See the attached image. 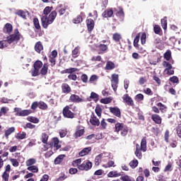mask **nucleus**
Segmentation results:
<instances>
[{
    "label": "nucleus",
    "instance_id": "1",
    "mask_svg": "<svg viewBox=\"0 0 181 181\" xmlns=\"http://www.w3.org/2000/svg\"><path fill=\"white\" fill-rule=\"evenodd\" d=\"M52 6H46L43 11V15L41 18L42 26L44 29H47L49 25H52L57 16V12L56 11H52Z\"/></svg>",
    "mask_w": 181,
    "mask_h": 181
},
{
    "label": "nucleus",
    "instance_id": "2",
    "mask_svg": "<svg viewBox=\"0 0 181 181\" xmlns=\"http://www.w3.org/2000/svg\"><path fill=\"white\" fill-rule=\"evenodd\" d=\"M49 70V64L43 62L40 60H37L33 64V69L30 71L32 77H37L39 74L42 76H46L47 71Z\"/></svg>",
    "mask_w": 181,
    "mask_h": 181
},
{
    "label": "nucleus",
    "instance_id": "3",
    "mask_svg": "<svg viewBox=\"0 0 181 181\" xmlns=\"http://www.w3.org/2000/svg\"><path fill=\"white\" fill-rule=\"evenodd\" d=\"M147 146H146V138L144 137L141 139V146L139 148V144L136 145V151H135V155L136 158L139 159H142V152H146Z\"/></svg>",
    "mask_w": 181,
    "mask_h": 181
},
{
    "label": "nucleus",
    "instance_id": "4",
    "mask_svg": "<svg viewBox=\"0 0 181 181\" xmlns=\"http://www.w3.org/2000/svg\"><path fill=\"white\" fill-rule=\"evenodd\" d=\"M71 107H73L72 105H66L65 106L63 110H62V114L63 116L64 117V118H69L70 119H73V118H74L76 117V114H74L72 111H76V110H77V107L74 106L73 108H71Z\"/></svg>",
    "mask_w": 181,
    "mask_h": 181
},
{
    "label": "nucleus",
    "instance_id": "5",
    "mask_svg": "<svg viewBox=\"0 0 181 181\" xmlns=\"http://www.w3.org/2000/svg\"><path fill=\"white\" fill-rule=\"evenodd\" d=\"M23 36L21 35V33H19V30L18 28H16L13 30V34L9 35V36L7 37L8 42L9 45L13 43H18L21 39H22Z\"/></svg>",
    "mask_w": 181,
    "mask_h": 181
},
{
    "label": "nucleus",
    "instance_id": "6",
    "mask_svg": "<svg viewBox=\"0 0 181 181\" xmlns=\"http://www.w3.org/2000/svg\"><path fill=\"white\" fill-rule=\"evenodd\" d=\"M13 112L16 113V117H27V115H30L32 114V110H23L21 107H14Z\"/></svg>",
    "mask_w": 181,
    "mask_h": 181
},
{
    "label": "nucleus",
    "instance_id": "7",
    "mask_svg": "<svg viewBox=\"0 0 181 181\" xmlns=\"http://www.w3.org/2000/svg\"><path fill=\"white\" fill-rule=\"evenodd\" d=\"M112 39L115 43L119 45L121 49H125V46L122 45L124 40L122 39V35L120 33H115L112 35Z\"/></svg>",
    "mask_w": 181,
    "mask_h": 181
},
{
    "label": "nucleus",
    "instance_id": "8",
    "mask_svg": "<svg viewBox=\"0 0 181 181\" xmlns=\"http://www.w3.org/2000/svg\"><path fill=\"white\" fill-rule=\"evenodd\" d=\"M163 66L165 67L164 73H166L168 76H172L175 74V71L173 69L172 64L168 62L163 61Z\"/></svg>",
    "mask_w": 181,
    "mask_h": 181
},
{
    "label": "nucleus",
    "instance_id": "9",
    "mask_svg": "<svg viewBox=\"0 0 181 181\" xmlns=\"http://www.w3.org/2000/svg\"><path fill=\"white\" fill-rule=\"evenodd\" d=\"M93 168V163L90 160H85L82 164L79 165L78 169L79 170H90Z\"/></svg>",
    "mask_w": 181,
    "mask_h": 181
},
{
    "label": "nucleus",
    "instance_id": "10",
    "mask_svg": "<svg viewBox=\"0 0 181 181\" xmlns=\"http://www.w3.org/2000/svg\"><path fill=\"white\" fill-rule=\"evenodd\" d=\"M69 101H71V103L78 104L80 103H84L86 100L80 98L78 95L71 94L69 97Z\"/></svg>",
    "mask_w": 181,
    "mask_h": 181
},
{
    "label": "nucleus",
    "instance_id": "11",
    "mask_svg": "<svg viewBox=\"0 0 181 181\" xmlns=\"http://www.w3.org/2000/svg\"><path fill=\"white\" fill-rule=\"evenodd\" d=\"M122 100L124 103L127 104V105H129L130 107H134L135 104L134 103V100H132V98L129 96L128 94H124L122 97Z\"/></svg>",
    "mask_w": 181,
    "mask_h": 181
},
{
    "label": "nucleus",
    "instance_id": "12",
    "mask_svg": "<svg viewBox=\"0 0 181 181\" xmlns=\"http://www.w3.org/2000/svg\"><path fill=\"white\" fill-rule=\"evenodd\" d=\"M60 141L59 140V138L54 137L52 138V140L51 143L49 144L51 148L54 146V148H56V150H59L62 148V145L59 144Z\"/></svg>",
    "mask_w": 181,
    "mask_h": 181
},
{
    "label": "nucleus",
    "instance_id": "13",
    "mask_svg": "<svg viewBox=\"0 0 181 181\" xmlns=\"http://www.w3.org/2000/svg\"><path fill=\"white\" fill-rule=\"evenodd\" d=\"M90 123L91 124V125H93L94 127L100 126V119L97 118L94 112H92L90 115Z\"/></svg>",
    "mask_w": 181,
    "mask_h": 181
},
{
    "label": "nucleus",
    "instance_id": "14",
    "mask_svg": "<svg viewBox=\"0 0 181 181\" xmlns=\"http://www.w3.org/2000/svg\"><path fill=\"white\" fill-rule=\"evenodd\" d=\"M95 23H94V20L89 18L86 20V26L88 29V32H93L94 30V26Z\"/></svg>",
    "mask_w": 181,
    "mask_h": 181
},
{
    "label": "nucleus",
    "instance_id": "15",
    "mask_svg": "<svg viewBox=\"0 0 181 181\" xmlns=\"http://www.w3.org/2000/svg\"><path fill=\"white\" fill-rule=\"evenodd\" d=\"M61 88L63 94H70L71 93V87L66 83L62 84Z\"/></svg>",
    "mask_w": 181,
    "mask_h": 181
},
{
    "label": "nucleus",
    "instance_id": "16",
    "mask_svg": "<svg viewBox=\"0 0 181 181\" xmlns=\"http://www.w3.org/2000/svg\"><path fill=\"white\" fill-rule=\"evenodd\" d=\"M110 112L113 114L115 117H117V118H121V110H119L117 107H110L109 108Z\"/></svg>",
    "mask_w": 181,
    "mask_h": 181
},
{
    "label": "nucleus",
    "instance_id": "17",
    "mask_svg": "<svg viewBox=\"0 0 181 181\" xmlns=\"http://www.w3.org/2000/svg\"><path fill=\"white\" fill-rule=\"evenodd\" d=\"M116 16L119 18L120 22L124 21V18H125V13H124V9L122 7H119V11L116 13Z\"/></svg>",
    "mask_w": 181,
    "mask_h": 181
},
{
    "label": "nucleus",
    "instance_id": "18",
    "mask_svg": "<svg viewBox=\"0 0 181 181\" xmlns=\"http://www.w3.org/2000/svg\"><path fill=\"white\" fill-rule=\"evenodd\" d=\"M112 15H114L112 8H107L102 13L103 18H112Z\"/></svg>",
    "mask_w": 181,
    "mask_h": 181
},
{
    "label": "nucleus",
    "instance_id": "19",
    "mask_svg": "<svg viewBox=\"0 0 181 181\" xmlns=\"http://www.w3.org/2000/svg\"><path fill=\"white\" fill-rule=\"evenodd\" d=\"M151 119L155 122V124H162V117L158 114H153L151 115Z\"/></svg>",
    "mask_w": 181,
    "mask_h": 181
},
{
    "label": "nucleus",
    "instance_id": "20",
    "mask_svg": "<svg viewBox=\"0 0 181 181\" xmlns=\"http://www.w3.org/2000/svg\"><path fill=\"white\" fill-rule=\"evenodd\" d=\"M13 30V27H12V24L7 23L5 24L4 28V33H7L8 35H11L12 33V30Z\"/></svg>",
    "mask_w": 181,
    "mask_h": 181
},
{
    "label": "nucleus",
    "instance_id": "21",
    "mask_svg": "<svg viewBox=\"0 0 181 181\" xmlns=\"http://www.w3.org/2000/svg\"><path fill=\"white\" fill-rule=\"evenodd\" d=\"M34 49L37 53L40 54L42 50H43V45L42 44V42L38 41L35 43Z\"/></svg>",
    "mask_w": 181,
    "mask_h": 181
},
{
    "label": "nucleus",
    "instance_id": "22",
    "mask_svg": "<svg viewBox=\"0 0 181 181\" xmlns=\"http://www.w3.org/2000/svg\"><path fill=\"white\" fill-rule=\"evenodd\" d=\"M64 158H66V155L64 154H61L59 156H58L54 161V165H60V163H62L63 162V159H64Z\"/></svg>",
    "mask_w": 181,
    "mask_h": 181
},
{
    "label": "nucleus",
    "instance_id": "23",
    "mask_svg": "<svg viewBox=\"0 0 181 181\" xmlns=\"http://www.w3.org/2000/svg\"><path fill=\"white\" fill-rule=\"evenodd\" d=\"M97 48L98 50H99L98 54H103V53H104V52H105L107 49H108V47L107 46V45L100 44L97 47Z\"/></svg>",
    "mask_w": 181,
    "mask_h": 181
},
{
    "label": "nucleus",
    "instance_id": "24",
    "mask_svg": "<svg viewBox=\"0 0 181 181\" xmlns=\"http://www.w3.org/2000/svg\"><path fill=\"white\" fill-rule=\"evenodd\" d=\"M157 107H158V109L162 114H165V112L168 111V107L160 102L157 103Z\"/></svg>",
    "mask_w": 181,
    "mask_h": 181
},
{
    "label": "nucleus",
    "instance_id": "25",
    "mask_svg": "<svg viewBox=\"0 0 181 181\" xmlns=\"http://www.w3.org/2000/svg\"><path fill=\"white\" fill-rule=\"evenodd\" d=\"M105 69V70H114L115 69V64L111 61H107Z\"/></svg>",
    "mask_w": 181,
    "mask_h": 181
},
{
    "label": "nucleus",
    "instance_id": "26",
    "mask_svg": "<svg viewBox=\"0 0 181 181\" xmlns=\"http://www.w3.org/2000/svg\"><path fill=\"white\" fill-rule=\"evenodd\" d=\"M89 152H91V147L84 148L79 152V156H86V155H88Z\"/></svg>",
    "mask_w": 181,
    "mask_h": 181
},
{
    "label": "nucleus",
    "instance_id": "27",
    "mask_svg": "<svg viewBox=\"0 0 181 181\" xmlns=\"http://www.w3.org/2000/svg\"><path fill=\"white\" fill-rule=\"evenodd\" d=\"M13 132H15L14 127L8 128L7 130L5 131V133H4L5 138L8 139V138H9V135H11V134H13Z\"/></svg>",
    "mask_w": 181,
    "mask_h": 181
},
{
    "label": "nucleus",
    "instance_id": "28",
    "mask_svg": "<svg viewBox=\"0 0 181 181\" xmlns=\"http://www.w3.org/2000/svg\"><path fill=\"white\" fill-rule=\"evenodd\" d=\"M36 163V158H29L25 162V166L28 168L30 166H35L34 165Z\"/></svg>",
    "mask_w": 181,
    "mask_h": 181
},
{
    "label": "nucleus",
    "instance_id": "29",
    "mask_svg": "<svg viewBox=\"0 0 181 181\" xmlns=\"http://www.w3.org/2000/svg\"><path fill=\"white\" fill-rule=\"evenodd\" d=\"M121 176V173H118V171H110L107 174V177H119Z\"/></svg>",
    "mask_w": 181,
    "mask_h": 181
},
{
    "label": "nucleus",
    "instance_id": "30",
    "mask_svg": "<svg viewBox=\"0 0 181 181\" xmlns=\"http://www.w3.org/2000/svg\"><path fill=\"white\" fill-rule=\"evenodd\" d=\"M16 139H25L26 138V132H20L15 136Z\"/></svg>",
    "mask_w": 181,
    "mask_h": 181
},
{
    "label": "nucleus",
    "instance_id": "31",
    "mask_svg": "<svg viewBox=\"0 0 181 181\" xmlns=\"http://www.w3.org/2000/svg\"><path fill=\"white\" fill-rule=\"evenodd\" d=\"M41 141L42 144L47 145V141H49V135L46 133H42L41 136Z\"/></svg>",
    "mask_w": 181,
    "mask_h": 181
},
{
    "label": "nucleus",
    "instance_id": "32",
    "mask_svg": "<svg viewBox=\"0 0 181 181\" xmlns=\"http://www.w3.org/2000/svg\"><path fill=\"white\" fill-rule=\"evenodd\" d=\"M125 125L124 124V123H119V122L116 123L115 125V132H119V131H122V128Z\"/></svg>",
    "mask_w": 181,
    "mask_h": 181
},
{
    "label": "nucleus",
    "instance_id": "33",
    "mask_svg": "<svg viewBox=\"0 0 181 181\" xmlns=\"http://www.w3.org/2000/svg\"><path fill=\"white\" fill-rule=\"evenodd\" d=\"M164 59L167 60V62H169L170 59H172V51L170 49H168L165 53H164Z\"/></svg>",
    "mask_w": 181,
    "mask_h": 181
},
{
    "label": "nucleus",
    "instance_id": "34",
    "mask_svg": "<svg viewBox=\"0 0 181 181\" xmlns=\"http://www.w3.org/2000/svg\"><path fill=\"white\" fill-rule=\"evenodd\" d=\"M73 23H75V25H78V23H81L83 22V16L81 15L77 16L72 21Z\"/></svg>",
    "mask_w": 181,
    "mask_h": 181
},
{
    "label": "nucleus",
    "instance_id": "35",
    "mask_svg": "<svg viewBox=\"0 0 181 181\" xmlns=\"http://www.w3.org/2000/svg\"><path fill=\"white\" fill-rule=\"evenodd\" d=\"M84 132H85L84 129L76 130V132L74 134L75 138L77 139V138H80V136H83V135H84Z\"/></svg>",
    "mask_w": 181,
    "mask_h": 181
},
{
    "label": "nucleus",
    "instance_id": "36",
    "mask_svg": "<svg viewBox=\"0 0 181 181\" xmlns=\"http://www.w3.org/2000/svg\"><path fill=\"white\" fill-rule=\"evenodd\" d=\"M27 170H28L30 172H32V173H37L39 172V168H37V165H31L28 167Z\"/></svg>",
    "mask_w": 181,
    "mask_h": 181
},
{
    "label": "nucleus",
    "instance_id": "37",
    "mask_svg": "<svg viewBox=\"0 0 181 181\" xmlns=\"http://www.w3.org/2000/svg\"><path fill=\"white\" fill-rule=\"evenodd\" d=\"M9 45V42L7 40H3L0 41V49H5V47H8Z\"/></svg>",
    "mask_w": 181,
    "mask_h": 181
},
{
    "label": "nucleus",
    "instance_id": "38",
    "mask_svg": "<svg viewBox=\"0 0 181 181\" xmlns=\"http://www.w3.org/2000/svg\"><path fill=\"white\" fill-rule=\"evenodd\" d=\"M78 56H80V49H78V47H76L72 51V57L74 59H77Z\"/></svg>",
    "mask_w": 181,
    "mask_h": 181
},
{
    "label": "nucleus",
    "instance_id": "39",
    "mask_svg": "<svg viewBox=\"0 0 181 181\" xmlns=\"http://www.w3.org/2000/svg\"><path fill=\"white\" fill-rule=\"evenodd\" d=\"M9 160L14 168H18L19 166V161L16 158H10Z\"/></svg>",
    "mask_w": 181,
    "mask_h": 181
},
{
    "label": "nucleus",
    "instance_id": "40",
    "mask_svg": "<svg viewBox=\"0 0 181 181\" xmlns=\"http://www.w3.org/2000/svg\"><path fill=\"white\" fill-rule=\"evenodd\" d=\"M103 158V153L98 155L95 158V165L98 166L101 163V159Z\"/></svg>",
    "mask_w": 181,
    "mask_h": 181
},
{
    "label": "nucleus",
    "instance_id": "41",
    "mask_svg": "<svg viewBox=\"0 0 181 181\" xmlns=\"http://www.w3.org/2000/svg\"><path fill=\"white\" fill-rule=\"evenodd\" d=\"M139 163V162H138V160L134 159L129 163V165L130 168H132V169H135V168H136V166H138Z\"/></svg>",
    "mask_w": 181,
    "mask_h": 181
},
{
    "label": "nucleus",
    "instance_id": "42",
    "mask_svg": "<svg viewBox=\"0 0 181 181\" xmlns=\"http://www.w3.org/2000/svg\"><path fill=\"white\" fill-rule=\"evenodd\" d=\"M16 15H18V16L23 18V19H26V12H25L23 10H18L16 13Z\"/></svg>",
    "mask_w": 181,
    "mask_h": 181
},
{
    "label": "nucleus",
    "instance_id": "43",
    "mask_svg": "<svg viewBox=\"0 0 181 181\" xmlns=\"http://www.w3.org/2000/svg\"><path fill=\"white\" fill-rule=\"evenodd\" d=\"M38 108H40V110H46L49 107L45 102H40L38 103Z\"/></svg>",
    "mask_w": 181,
    "mask_h": 181
},
{
    "label": "nucleus",
    "instance_id": "44",
    "mask_svg": "<svg viewBox=\"0 0 181 181\" xmlns=\"http://www.w3.org/2000/svg\"><path fill=\"white\" fill-rule=\"evenodd\" d=\"M90 98L93 100V101H95V103H97L98 101V100H100L98 94H97L94 92H91Z\"/></svg>",
    "mask_w": 181,
    "mask_h": 181
},
{
    "label": "nucleus",
    "instance_id": "45",
    "mask_svg": "<svg viewBox=\"0 0 181 181\" xmlns=\"http://www.w3.org/2000/svg\"><path fill=\"white\" fill-rule=\"evenodd\" d=\"M33 25L35 29H37V30H40L41 27H40V24L39 23V19L37 18H35L33 19Z\"/></svg>",
    "mask_w": 181,
    "mask_h": 181
},
{
    "label": "nucleus",
    "instance_id": "46",
    "mask_svg": "<svg viewBox=\"0 0 181 181\" xmlns=\"http://www.w3.org/2000/svg\"><path fill=\"white\" fill-rule=\"evenodd\" d=\"M153 32L156 35H160V32H162V28L159 25H154L153 26Z\"/></svg>",
    "mask_w": 181,
    "mask_h": 181
},
{
    "label": "nucleus",
    "instance_id": "47",
    "mask_svg": "<svg viewBox=\"0 0 181 181\" xmlns=\"http://www.w3.org/2000/svg\"><path fill=\"white\" fill-rule=\"evenodd\" d=\"M120 180L122 181H135V179L131 177L129 175H124L123 176H122L120 177Z\"/></svg>",
    "mask_w": 181,
    "mask_h": 181
},
{
    "label": "nucleus",
    "instance_id": "48",
    "mask_svg": "<svg viewBox=\"0 0 181 181\" xmlns=\"http://www.w3.org/2000/svg\"><path fill=\"white\" fill-rule=\"evenodd\" d=\"M129 131V129L127 127V125H124V127L122 129V132H121L122 136H127V135H128Z\"/></svg>",
    "mask_w": 181,
    "mask_h": 181
},
{
    "label": "nucleus",
    "instance_id": "49",
    "mask_svg": "<svg viewBox=\"0 0 181 181\" xmlns=\"http://www.w3.org/2000/svg\"><path fill=\"white\" fill-rule=\"evenodd\" d=\"M160 22L163 29H164V30H166V29H168V20L166 19V18L161 19Z\"/></svg>",
    "mask_w": 181,
    "mask_h": 181
},
{
    "label": "nucleus",
    "instance_id": "50",
    "mask_svg": "<svg viewBox=\"0 0 181 181\" xmlns=\"http://www.w3.org/2000/svg\"><path fill=\"white\" fill-rule=\"evenodd\" d=\"M140 37H141V34L138 33L136 35V37H135V38L134 40V47H138V46H139L138 43H139Z\"/></svg>",
    "mask_w": 181,
    "mask_h": 181
},
{
    "label": "nucleus",
    "instance_id": "51",
    "mask_svg": "<svg viewBox=\"0 0 181 181\" xmlns=\"http://www.w3.org/2000/svg\"><path fill=\"white\" fill-rule=\"evenodd\" d=\"M112 101V98L111 97L102 98L100 100V103L102 104H110Z\"/></svg>",
    "mask_w": 181,
    "mask_h": 181
},
{
    "label": "nucleus",
    "instance_id": "52",
    "mask_svg": "<svg viewBox=\"0 0 181 181\" xmlns=\"http://www.w3.org/2000/svg\"><path fill=\"white\" fill-rule=\"evenodd\" d=\"M8 111H9V109L6 107H2L0 109V117H2V115H6L8 114Z\"/></svg>",
    "mask_w": 181,
    "mask_h": 181
},
{
    "label": "nucleus",
    "instance_id": "53",
    "mask_svg": "<svg viewBox=\"0 0 181 181\" xmlns=\"http://www.w3.org/2000/svg\"><path fill=\"white\" fill-rule=\"evenodd\" d=\"M95 112L98 115V117H101V114H103V109H101V107L100 105H97L95 109Z\"/></svg>",
    "mask_w": 181,
    "mask_h": 181
},
{
    "label": "nucleus",
    "instance_id": "54",
    "mask_svg": "<svg viewBox=\"0 0 181 181\" xmlns=\"http://www.w3.org/2000/svg\"><path fill=\"white\" fill-rule=\"evenodd\" d=\"M103 168H115V163L112 160H109L107 165H103Z\"/></svg>",
    "mask_w": 181,
    "mask_h": 181
},
{
    "label": "nucleus",
    "instance_id": "55",
    "mask_svg": "<svg viewBox=\"0 0 181 181\" xmlns=\"http://www.w3.org/2000/svg\"><path fill=\"white\" fill-rule=\"evenodd\" d=\"M28 121H29L30 122H33V124H38L39 119L31 116L28 117Z\"/></svg>",
    "mask_w": 181,
    "mask_h": 181
},
{
    "label": "nucleus",
    "instance_id": "56",
    "mask_svg": "<svg viewBox=\"0 0 181 181\" xmlns=\"http://www.w3.org/2000/svg\"><path fill=\"white\" fill-rule=\"evenodd\" d=\"M144 95H142L141 93L137 94L134 98L135 100L137 101V103H139L140 101H144Z\"/></svg>",
    "mask_w": 181,
    "mask_h": 181
},
{
    "label": "nucleus",
    "instance_id": "57",
    "mask_svg": "<svg viewBox=\"0 0 181 181\" xmlns=\"http://www.w3.org/2000/svg\"><path fill=\"white\" fill-rule=\"evenodd\" d=\"M169 81H170L171 83H173L174 84L176 83L177 84L179 83V78H177V76H172L169 78Z\"/></svg>",
    "mask_w": 181,
    "mask_h": 181
},
{
    "label": "nucleus",
    "instance_id": "58",
    "mask_svg": "<svg viewBox=\"0 0 181 181\" xmlns=\"http://www.w3.org/2000/svg\"><path fill=\"white\" fill-rule=\"evenodd\" d=\"M97 136H98L96 134H92L87 136L86 137V139H87L88 141H91L93 139H98V138H97Z\"/></svg>",
    "mask_w": 181,
    "mask_h": 181
},
{
    "label": "nucleus",
    "instance_id": "59",
    "mask_svg": "<svg viewBox=\"0 0 181 181\" xmlns=\"http://www.w3.org/2000/svg\"><path fill=\"white\" fill-rule=\"evenodd\" d=\"M176 132L177 137L181 139V123L177 126Z\"/></svg>",
    "mask_w": 181,
    "mask_h": 181
},
{
    "label": "nucleus",
    "instance_id": "60",
    "mask_svg": "<svg viewBox=\"0 0 181 181\" xmlns=\"http://www.w3.org/2000/svg\"><path fill=\"white\" fill-rule=\"evenodd\" d=\"M107 124L105 122V119H103L100 122V129H107Z\"/></svg>",
    "mask_w": 181,
    "mask_h": 181
},
{
    "label": "nucleus",
    "instance_id": "61",
    "mask_svg": "<svg viewBox=\"0 0 181 181\" xmlns=\"http://www.w3.org/2000/svg\"><path fill=\"white\" fill-rule=\"evenodd\" d=\"M118 81H119L118 74H113L112 75L111 83H118Z\"/></svg>",
    "mask_w": 181,
    "mask_h": 181
},
{
    "label": "nucleus",
    "instance_id": "62",
    "mask_svg": "<svg viewBox=\"0 0 181 181\" xmlns=\"http://www.w3.org/2000/svg\"><path fill=\"white\" fill-rule=\"evenodd\" d=\"M1 177L4 181H9V173H3Z\"/></svg>",
    "mask_w": 181,
    "mask_h": 181
},
{
    "label": "nucleus",
    "instance_id": "63",
    "mask_svg": "<svg viewBox=\"0 0 181 181\" xmlns=\"http://www.w3.org/2000/svg\"><path fill=\"white\" fill-rule=\"evenodd\" d=\"M67 179V176L64 173H61V175L56 180V181H63Z\"/></svg>",
    "mask_w": 181,
    "mask_h": 181
},
{
    "label": "nucleus",
    "instance_id": "64",
    "mask_svg": "<svg viewBox=\"0 0 181 181\" xmlns=\"http://www.w3.org/2000/svg\"><path fill=\"white\" fill-rule=\"evenodd\" d=\"M171 170H173V169L172 168V164L168 163L164 168L163 172H171Z\"/></svg>",
    "mask_w": 181,
    "mask_h": 181
}]
</instances>
